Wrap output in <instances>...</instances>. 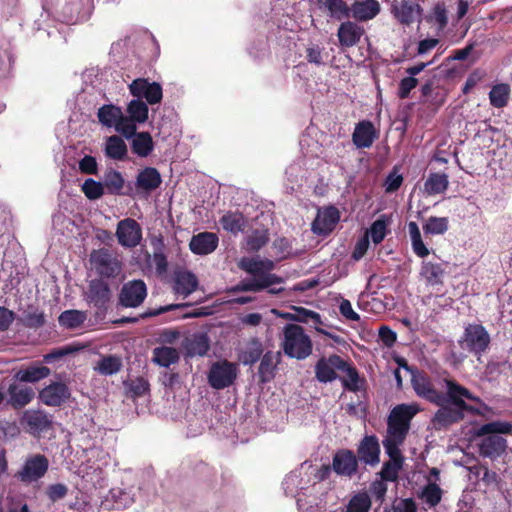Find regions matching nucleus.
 I'll use <instances>...</instances> for the list:
<instances>
[{
    "instance_id": "nucleus-1",
    "label": "nucleus",
    "mask_w": 512,
    "mask_h": 512,
    "mask_svg": "<svg viewBox=\"0 0 512 512\" xmlns=\"http://www.w3.org/2000/svg\"><path fill=\"white\" fill-rule=\"evenodd\" d=\"M283 335L282 348L286 356L304 360L311 355L313 349L312 340L305 333L302 326L287 324L284 327Z\"/></svg>"
},
{
    "instance_id": "nucleus-2",
    "label": "nucleus",
    "mask_w": 512,
    "mask_h": 512,
    "mask_svg": "<svg viewBox=\"0 0 512 512\" xmlns=\"http://www.w3.org/2000/svg\"><path fill=\"white\" fill-rule=\"evenodd\" d=\"M90 263L100 279L116 278L122 271L121 261L106 248L93 250L90 254Z\"/></svg>"
},
{
    "instance_id": "nucleus-3",
    "label": "nucleus",
    "mask_w": 512,
    "mask_h": 512,
    "mask_svg": "<svg viewBox=\"0 0 512 512\" xmlns=\"http://www.w3.org/2000/svg\"><path fill=\"white\" fill-rule=\"evenodd\" d=\"M417 408L412 405L399 404L395 406L387 420V434L406 438L412 418L416 415Z\"/></svg>"
},
{
    "instance_id": "nucleus-4",
    "label": "nucleus",
    "mask_w": 512,
    "mask_h": 512,
    "mask_svg": "<svg viewBox=\"0 0 512 512\" xmlns=\"http://www.w3.org/2000/svg\"><path fill=\"white\" fill-rule=\"evenodd\" d=\"M490 342V335L483 325L469 324L465 327L460 344L463 349L480 356L489 348Z\"/></svg>"
},
{
    "instance_id": "nucleus-5",
    "label": "nucleus",
    "mask_w": 512,
    "mask_h": 512,
    "mask_svg": "<svg viewBox=\"0 0 512 512\" xmlns=\"http://www.w3.org/2000/svg\"><path fill=\"white\" fill-rule=\"evenodd\" d=\"M447 391L445 394L447 398V403L449 402L452 406H455L465 412H469L472 414H478L479 410L465 402L464 399H468L470 401L480 403V397L474 395L470 392L469 389L460 385L453 379L445 378L444 379Z\"/></svg>"
},
{
    "instance_id": "nucleus-6",
    "label": "nucleus",
    "mask_w": 512,
    "mask_h": 512,
    "mask_svg": "<svg viewBox=\"0 0 512 512\" xmlns=\"http://www.w3.org/2000/svg\"><path fill=\"white\" fill-rule=\"evenodd\" d=\"M238 369L235 363L228 360L217 361L212 364L208 373V383L216 390L230 387L237 378Z\"/></svg>"
},
{
    "instance_id": "nucleus-7",
    "label": "nucleus",
    "mask_w": 512,
    "mask_h": 512,
    "mask_svg": "<svg viewBox=\"0 0 512 512\" xmlns=\"http://www.w3.org/2000/svg\"><path fill=\"white\" fill-rule=\"evenodd\" d=\"M411 384L415 393L420 398L435 405L447 403L445 394L435 388L433 381L427 374L416 371L412 374Z\"/></svg>"
},
{
    "instance_id": "nucleus-8",
    "label": "nucleus",
    "mask_w": 512,
    "mask_h": 512,
    "mask_svg": "<svg viewBox=\"0 0 512 512\" xmlns=\"http://www.w3.org/2000/svg\"><path fill=\"white\" fill-rule=\"evenodd\" d=\"M49 460L43 454L28 457L16 477L23 483H32L41 479L48 471Z\"/></svg>"
},
{
    "instance_id": "nucleus-9",
    "label": "nucleus",
    "mask_w": 512,
    "mask_h": 512,
    "mask_svg": "<svg viewBox=\"0 0 512 512\" xmlns=\"http://www.w3.org/2000/svg\"><path fill=\"white\" fill-rule=\"evenodd\" d=\"M111 296L110 286L103 279L90 281L86 292V300L97 309V315H104L107 312Z\"/></svg>"
},
{
    "instance_id": "nucleus-10",
    "label": "nucleus",
    "mask_w": 512,
    "mask_h": 512,
    "mask_svg": "<svg viewBox=\"0 0 512 512\" xmlns=\"http://www.w3.org/2000/svg\"><path fill=\"white\" fill-rule=\"evenodd\" d=\"M147 297V286L141 279L124 283L118 295L119 305L126 308L139 307Z\"/></svg>"
},
{
    "instance_id": "nucleus-11",
    "label": "nucleus",
    "mask_w": 512,
    "mask_h": 512,
    "mask_svg": "<svg viewBox=\"0 0 512 512\" xmlns=\"http://www.w3.org/2000/svg\"><path fill=\"white\" fill-rule=\"evenodd\" d=\"M71 398V390L62 381H52L38 393L41 403L49 407H61Z\"/></svg>"
},
{
    "instance_id": "nucleus-12",
    "label": "nucleus",
    "mask_w": 512,
    "mask_h": 512,
    "mask_svg": "<svg viewBox=\"0 0 512 512\" xmlns=\"http://www.w3.org/2000/svg\"><path fill=\"white\" fill-rule=\"evenodd\" d=\"M423 9L411 0H393L391 14L403 26H410L421 20Z\"/></svg>"
},
{
    "instance_id": "nucleus-13",
    "label": "nucleus",
    "mask_w": 512,
    "mask_h": 512,
    "mask_svg": "<svg viewBox=\"0 0 512 512\" xmlns=\"http://www.w3.org/2000/svg\"><path fill=\"white\" fill-rule=\"evenodd\" d=\"M131 95L145 98L150 105L159 104L163 98L162 87L158 82H149L146 78H137L129 85Z\"/></svg>"
},
{
    "instance_id": "nucleus-14",
    "label": "nucleus",
    "mask_w": 512,
    "mask_h": 512,
    "mask_svg": "<svg viewBox=\"0 0 512 512\" xmlns=\"http://www.w3.org/2000/svg\"><path fill=\"white\" fill-rule=\"evenodd\" d=\"M381 448L376 435H365L356 450L358 463L375 467L380 463Z\"/></svg>"
},
{
    "instance_id": "nucleus-15",
    "label": "nucleus",
    "mask_w": 512,
    "mask_h": 512,
    "mask_svg": "<svg viewBox=\"0 0 512 512\" xmlns=\"http://www.w3.org/2000/svg\"><path fill=\"white\" fill-rule=\"evenodd\" d=\"M116 237L121 246L134 248L142 239V230L135 219L125 218L117 224Z\"/></svg>"
},
{
    "instance_id": "nucleus-16",
    "label": "nucleus",
    "mask_w": 512,
    "mask_h": 512,
    "mask_svg": "<svg viewBox=\"0 0 512 512\" xmlns=\"http://www.w3.org/2000/svg\"><path fill=\"white\" fill-rule=\"evenodd\" d=\"M359 468L356 454L350 449H339L332 458L333 471L342 477L352 478Z\"/></svg>"
},
{
    "instance_id": "nucleus-17",
    "label": "nucleus",
    "mask_w": 512,
    "mask_h": 512,
    "mask_svg": "<svg viewBox=\"0 0 512 512\" xmlns=\"http://www.w3.org/2000/svg\"><path fill=\"white\" fill-rule=\"evenodd\" d=\"M22 424L27 431L33 436H40L52 428V416L43 410H27L25 411Z\"/></svg>"
},
{
    "instance_id": "nucleus-18",
    "label": "nucleus",
    "mask_w": 512,
    "mask_h": 512,
    "mask_svg": "<svg viewBox=\"0 0 512 512\" xmlns=\"http://www.w3.org/2000/svg\"><path fill=\"white\" fill-rule=\"evenodd\" d=\"M345 366V360L339 355L333 354L329 357L320 358L315 365V375L319 382L327 383L336 380V370Z\"/></svg>"
},
{
    "instance_id": "nucleus-19",
    "label": "nucleus",
    "mask_w": 512,
    "mask_h": 512,
    "mask_svg": "<svg viewBox=\"0 0 512 512\" xmlns=\"http://www.w3.org/2000/svg\"><path fill=\"white\" fill-rule=\"evenodd\" d=\"M339 220V210L334 206H328L318 212L312 222V231L317 235L326 236L335 229Z\"/></svg>"
},
{
    "instance_id": "nucleus-20",
    "label": "nucleus",
    "mask_w": 512,
    "mask_h": 512,
    "mask_svg": "<svg viewBox=\"0 0 512 512\" xmlns=\"http://www.w3.org/2000/svg\"><path fill=\"white\" fill-rule=\"evenodd\" d=\"M439 406L440 408L432 418V424L436 430L446 429L451 425L462 421L465 417V411L455 406H446L445 404Z\"/></svg>"
},
{
    "instance_id": "nucleus-21",
    "label": "nucleus",
    "mask_w": 512,
    "mask_h": 512,
    "mask_svg": "<svg viewBox=\"0 0 512 512\" xmlns=\"http://www.w3.org/2000/svg\"><path fill=\"white\" fill-rule=\"evenodd\" d=\"M199 282L196 275L186 269H177L173 275V290L176 294L186 298L198 287Z\"/></svg>"
},
{
    "instance_id": "nucleus-22",
    "label": "nucleus",
    "mask_w": 512,
    "mask_h": 512,
    "mask_svg": "<svg viewBox=\"0 0 512 512\" xmlns=\"http://www.w3.org/2000/svg\"><path fill=\"white\" fill-rule=\"evenodd\" d=\"M377 137L374 124L369 120H362L355 125L352 142L358 149L370 148Z\"/></svg>"
},
{
    "instance_id": "nucleus-23",
    "label": "nucleus",
    "mask_w": 512,
    "mask_h": 512,
    "mask_svg": "<svg viewBox=\"0 0 512 512\" xmlns=\"http://www.w3.org/2000/svg\"><path fill=\"white\" fill-rule=\"evenodd\" d=\"M381 11L377 0H355L351 5L350 17L365 22L374 19Z\"/></svg>"
},
{
    "instance_id": "nucleus-24",
    "label": "nucleus",
    "mask_w": 512,
    "mask_h": 512,
    "mask_svg": "<svg viewBox=\"0 0 512 512\" xmlns=\"http://www.w3.org/2000/svg\"><path fill=\"white\" fill-rule=\"evenodd\" d=\"M219 238L213 232H201L192 236L189 248L196 255H208L218 247Z\"/></svg>"
},
{
    "instance_id": "nucleus-25",
    "label": "nucleus",
    "mask_w": 512,
    "mask_h": 512,
    "mask_svg": "<svg viewBox=\"0 0 512 512\" xmlns=\"http://www.w3.org/2000/svg\"><path fill=\"white\" fill-rule=\"evenodd\" d=\"M281 362V353L274 351H267L260 359L258 367L259 382L262 384L268 383L275 378L277 367Z\"/></svg>"
},
{
    "instance_id": "nucleus-26",
    "label": "nucleus",
    "mask_w": 512,
    "mask_h": 512,
    "mask_svg": "<svg viewBox=\"0 0 512 512\" xmlns=\"http://www.w3.org/2000/svg\"><path fill=\"white\" fill-rule=\"evenodd\" d=\"M498 433L486 434L480 444V455L488 458H497L503 454L507 447V441L503 437L497 435Z\"/></svg>"
},
{
    "instance_id": "nucleus-27",
    "label": "nucleus",
    "mask_w": 512,
    "mask_h": 512,
    "mask_svg": "<svg viewBox=\"0 0 512 512\" xmlns=\"http://www.w3.org/2000/svg\"><path fill=\"white\" fill-rule=\"evenodd\" d=\"M7 393L9 396L8 404L16 410L27 406L35 397V391L32 387L21 386L16 383L8 386Z\"/></svg>"
},
{
    "instance_id": "nucleus-28",
    "label": "nucleus",
    "mask_w": 512,
    "mask_h": 512,
    "mask_svg": "<svg viewBox=\"0 0 512 512\" xmlns=\"http://www.w3.org/2000/svg\"><path fill=\"white\" fill-rule=\"evenodd\" d=\"M363 34L364 29L349 20L342 22L337 31L339 44L346 48L355 46L360 41Z\"/></svg>"
},
{
    "instance_id": "nucleus-29",
    "label": "nucleus",
    "mask_w": 512,
    "mask_h": 512,
    "mask_svg": "<svg viewBox=\"0 0 512 512\" xmlns=\"http://www.w3.org/2000/svg\"><path fill=\"white\" fill-rule=\"evenodd\" d=\"M447 265V263L424 261L421 266L420 275L428 286L443 285Z\"/></svg>"
},
{
    "instance_id": "nucleus-30",
    "label": "nucleus",
    "mask_w": 512,
    "mask_h": 512,
    "mask_svg": "<svg viewBox=\"0 0 512 512\" xmlns=\"http://www.w3.org/2000/svg\"><path fill=\"white\" fill-rule=\"evenodd\" d=\"M276 280L277 278L273 276H265L263 279L253 278L248 281H241L234 287L233 290L236 292H259L269 288L268 292L270 294H279L284 291V288H270L273 286V281Z\"/></svg>"
},
{
    "instance_id": "nucleus-31",
    "label": "nucleus",
    "mask_w": 512,
    "mask_h": 512,
    "mask_svg": "<svg viewBox=\"0 0 512 512\" xmlns=\"http://www.w3.org/2000/svg\"><path fill=\"white\" fill-rule=\"evenodd\" d=\"M162 183L159 171L154 167H145L136 177V187L144 192L156 190Z\"/></svg>"
},
{
    "instance_id": "nucleus-32",
    "label": "nucleus",
    "mask_w": 512,
    "mask_h": 512,
    "mask_svg": "<svg viewBox=\"0 0 512 512\" xmlns=\"http://www.w3.org/2000/svg\"><path fill=\"white\" fill-rule=\"evenodd\" d=\"M183 346L189 357L205 356L210 349L209 337L206 333L193 334L186 338Z\"/></svg>"
},
{
    "instance_id": "nucleus-33",
    "label": "nucleus",
    "mask_w": 512,
    "mask_h": 512,
    "mask_svg": "<svg viewBox=\"0 0 512 512\" xmlns=\"http://www.w3.org/2000/svg\"><path fill=\"white\" fill-rule=\"evenodd\" d=\"M51 374V369L44 365L31 364L26 368L18 370L15 374V379L24 383L39 382Z\"/></svg>"
},
{
    "instance_id": "nucleus-34",
    "label": "nucleus",
    "mask_w": 512,
    "mask_h": 512,
    "mask_svg": "<svg viewBox=\"0 0 512 512\" xmlns=\"http://www.w3.org/2000/svg\"><path fill=\"white\" fill-rule=\"evenodd\" d=\"M103 185L106 192L110 195H126L122 190L125 185V179L122 174L113 169L109 168L105 171L103 176Z\"/></svg>"
},
{
    "instance_id": "nucleus-35",
    "label": "nucleus",
    "mask_w": 512,
    "mask_h": 512,
    "mask_svg": "<svg viewBox=\"0 0 512 512\" xmlns=\"http://www.w3.org/2000/svg\"><path fill=\"white\" fill-rule=\"evenodd\" d=\"M131 150L139 157H147L154 149V142L149 132H138L132 137Z\"/></svg>"
},
{
    "instance_id": "nucleus-36",
    "label": "nucleus",
    "mask_w": 512,
    "mask_h": 512,
    "mask_svg": "<svg viewBox=\"0 0 512 512\" xmlns=\"http://www.w3.org/2000/svg\"><path fill=\"white\" fill-rule=\"evenodd\" d=\"M123 361L117 355H104L98 360L94 370L103 376H111L121 371Z\"/></svg>"
},
{
    "instance_id": "nucleus-37",
    "label": "nucleus",
    "mask_w": 512,
    "mask_h": 512,
    "mask_svg": "<svg viewBox=\"0 0 512 512\" xmlns=\"http://www.w3.org/2000/svg\"><path fill=\"white\" fill-rule=\"evenodd\" d=\"M320 8L327 9L329 16L336 20L350 18L351 6L343 0H318Z\"/></svg>"
},
{
    "instance_id": "nucleus-38",
    "label": "nucleus",
    "mask_w": 512,
    "mask_h": 512,
    "mask_svg": "<svg viewBox=\"0 0 512 512\" xmlns=\"http://www.w3.org/2000/svg\"><path fill=\"white\" fill-rule=\"evenodd\" d=\"M219 223L225 231L237 234L244 230L246 220L242 213L228 211L219 219Z\"/></svg>"
},
{
    "instance_id": "nucleus-39",
    "label": "nucleus",
    "mask_w": 512,
    "mask_h": 512,
    "mask_svg": "<svg viewBox=\"0 0 512 512\" xmlns=\"http://www.w3.org/2000/svg\"><path fill=\"white\" fill-rule=\"evenodd\" d=\"M449 186L446 173H430L424 183V190L428 195L444 193Z\"/></svg>"
},
{
    "instance_id": "nucleus-40",
    "label": "nucleus",
    "mask_w": 512,
    "mask_h": 512,
    "mask_svg": "<svg viewBox=\"0 0 512 512\" xmlns=\"http://www.w3.org/2000/svg\"><path fill=\"white\" fill-rule=\"evenodd\" d=\"M179 352L170 346L156 347L153 350V361L162 367H169L179 361Z\"/></svg>"
},
{
    "instance_id": "nucleus-41",
    "label": "nucleus",
    "mask_w": 512,
    "mask_h": 512,
    "mask_svg": "<svg viewBox=\"0 0 512 512\" xmlns=\"http://www.w3.org/2000/svg\"><path fill=\"white\" fill-rule=\"evenodd\" d=\"M127 151V145L121 137L113 135L107 138L105 146L107 157L114 160H124L127 156Z\"/></svg>"
},
{
    "instance_id": "nucleus-42",
    "label": "nucleus",
    "mask_w": 512,
    "mask_h": 512,
    "mask_svg": "<svg viewBox=\"0 0 512 512\" xmlns=\"http://www.w3.org/2000/svg\"><path fill=\"white\" fill-rule=\"evenodd\" d=\"M122 113L120 107L113 104H105L98 109L97 117L103 126L111 128L115 126Z\"/></svg>"
},
{
    "instance_id": "nucleus-43",
    "label": "nucleus",
    "mask_w": 512,
    "mask_h": 512,
    "mask_svg": "<svg viewBox=\"0 0 512 512\" xmlns=\"http://www.w3.org/2000/svg\"><path fill=\"white\" fill-rule=\"evenodd\" d=\"M340 371L346 373V377L342 378L343 387L352 392L359 391L365 380L359 376L356 367L345 361V366Z\"/></svg>"
},
{
    "instance_id": "nucleus-44",
    "label": "nucleus",
    "mask_w": 512,
    "mask_h": 512,
    "mask_svg": "<svg viewBox=\"0 0 512 512\" xmlns=\"http://www.w3.org/2000/svg\"><path fill=\"white\" fill-rule=\"evenodd\" d=\"M126 389V394L133 399L140 398L150 391V384L148 380L143 377H136L135 379L123 382Z\"/></svg>"
},
{
    "instance_id": "nucleus-45",
    "label": "nucleus",
    "mask_w": 512,
    "mask_h": 512,
    "mask_svg": "<svg viewBox=\"0 0 512 512\" xmlns=\"http://www.w3.org/2000/svg\"><path fill=\"white\" fill-rule=\"evenodd\" d=\"M269 239V232L267 229L253 230L245 240V248L249 252H258L268 244Z\"/></svg>"
},
{
    "instance_id": "nucleus-46",
    "label": "nucleus",
    "mask_w": 512,
    "mask_h": 512,
    "mask_svg": "<svg viewBox=\"0 0 512 512\" xmlns=\"http://www.w3.org/2000/svg\"><path fill=\"white\" fill-rule=\"evenodd\" d=\"M406 438L388 435L383 440V446L389 460L404 462V456L400 450V445L404 443Z\"/></svg>"
},
{
    "instance_id": "nucleus-47",
    "label": "nucleus",
    "mask_w": 512,
    "mask_h": 512,
    "mask_svg": "<svg viewBox=\"0 0 512 512\" xmlns=\"http://www.w3.org/2000/svg\"><path fill=\"white\" fill-rule=\"evenodd\" d=\"M186 304H170L166 306H160L157 309H148L142 314L139 315V317H123L119 320H116V324H127V323H136L139 319H146L154 316H158L160 314L166 313L171 310L179 309L182 307H185Z\"/></svg>"
},
{
    "instance_id": "nucleus-48",
    "label": "nucleus",
    "mask_w": 512,
    "mask_h": 512,
    "mask_svg": "<svg viewBox=\"0 0 512 512\" xmlns=\"http://www.w3.org/2000/svg\"><path fill=\"white\" fill-rule=\"evenodd\" d=\"M87 315L83 311L79 310H66L63 311L59 318V324L68 329H75L81 326L86 320Z\"/></svg>"
},
{
    "instance_id": "nucleus-49",
    "label": "nucleus",
    "mask_w": 512,
    "mask_h": 512,
    "mask_svg": "<svg viewBox=\"0 0 512 512\" xmlns=\"http://www.w3.org/2000/svg\"><path fill=\"white\" fill-rule=\"evenodd\" d=\"M127 113L137 123H145L148 119V105L142 99H133L127 105Z\"/></svg>"
},
{
    "instance_id": "nucleus-50",
    "label": "nucleus",
    "mask_w": 512,
    "mask_h": 512,
    "mask_svg": "<svg viewBox=\"0 0 512 512\" xmlns=\"http://www.w3.org/2000/svg\"><path fill=\"white\" fill-rule=\"evenodd\" d=\"M510 88L507 84H497L489 93L490 103L495 108H503L508 104Z\"/></svg>"
},
{
    "instance_id": "nucleus-51",
    "label": "nucleus",
    "mask_w": 512,
    "mask_h": 512,
    "mask_svg": "<svg viewBox=\"0 0 512 512\" xmlns=\"http://www.w3.org/2000/svg\"><path fill=\"white\" fill-rule=\"evenodd\" d=\"M263 355L264 353L261 342L257 339H253L249 343L248 347L243 351L241 361L244 365L252 366L259 361Z\"/></svg>"
},
{
    "instance_id": "nucleus-52",
    "label": "nucleus",
    "mask_w": 512,
    "mask_h": 512,
    "mask_svg": "<svg viewBox=\"0 0 512 512\" xmlns=\"http://www.w3.org/2000/svg\"><path fill=\"white\" fill-rule=\"evenodd\" d=\"M491 433L512 435V423L506 421H493L483 424L477 429L476 436L483 437V435Z\"/></svg>"
},
{
    "instance_id": "nucleus-53",
    "label": "nucleus",
    "mask_w": 512,
    "mask_h": 512,
    "mask_svg": "<svg viewBox=\"0 0 512 512\" xmlns=\"http://www.w3.org/2000/svg\"><path fill=\"white\" fill-rule=\"evenodd\" d=\"M448 227L449 220L447 217L431 216L424 224L423 230L426 235H442L448 230Z\"/></svg>"
},
{
    "instance_id": "nucleus-54",
    "label": "nucleus",
    "mask_w": 512,
    "mask_h": 512,
    "mask_svg": "<svg viewBox=\"0 0 512 512\" xmlns=\"http://www.w3.org/2000/svg\"><path fill=\"white\" fill-rule=\"evenodd\" d=\"M371 508V499L366 492L355 494L347 505L346 512H369Z\"/></svg>"
},
{
    "instance_id": "nucleus-55",
    "label": "nucleus",
    "mask_w": 512,
    "mask_h": 512,
    "mask_svg": "<svg viewBox=\"0 0 512 512\" xmlns=\"http://www.w3.org/2000/svg\"><path fill=\"white\" fill-rule=\"evenodd\" d=\"M388 222L387 216L381 215L372 223L369 232L374 244H380L384 240L387 234Z\"/></svg>"
},
{
    "instance_id": "nucleus-56",
    "label": "nucleus",
    "mask_w": 512,
    "mask_h": 512,
    "mask_svg": "<svg viewBox=\"0 0 512 512\" xmlns=\"http://www.w3.org/2000/svg\"><path fill=\"white\" fill-rule=\"evenodd\" d=\"M324 56V47L318 43L310 42L305 48V58L310 64H314L316 66H322L325 64Z\"/></svg>"
},
{
    "instance_id": "nucleus-57",
    "label": "nucleus",
    "mask_w": 512,
    "mask_h": 512,
    "mask_svg": "<svg viewBox=\"0 0 512 512\" xmlns=\"http://www.w3.org/2000/svg\"><path fill=\"white\" fill-rule=\"evenodd\" d=\"M404 462L388 460L383 463L379 475L383 481L395 482L398 479L399 472L403 468Z\"/></svg>"
},
{
    "instance_id": "nucleus-58",
    "label": "nucleus",
    "mask_w": 512,
    "mask_h": 512,
    "mask_svg": "<svg viewBox=\"0 0 512 512\" xmlns=\"http://www.w3.org/2000/svg\"><path fill=\"white\" fill-rule=\"evenodd\" d=\"M136 121L130 116H125L123 113L119 120L116 122L114 128L117 132L121 133L126 139L132 138L137 132Z\"/></svg>"
},
{
    "instance_id": "nucleus-59",
    "label": "nucleus",
    "mask_w": 512,
    "mask_h": 512,
    "mask_svg": "<svg viewBox=\"0 0 512 512\" xmlns=\"http://www.w3.org/2000/svg\"><path fill=\"white\" fill-rule=\"evenodd\" d=\"M82 191L89 200H97L105 194L103 182L88 178L82 185Z\"/></svg>"
},
{
    "instance_id": "nucleus-60",
    "label": "nucleus",
    "mask_w": 512,
    "mask_h": 512,
    "mask_svg": "<svg viewBox=\"0 0 512 512\" xmlns=\"http://www.w3.org/2000/svg\"><path fill=\"white\" fill-rule=\"evenodd\" d=\"M421 498L430 506L438 505L442 498V489L436 483H428L422 490Z\"/></svg>"
},
{
    "instance_id": "nucleus-61",
    "label": "nucleus",
    "mask_w": 512,
    "mask_h": 512,
    "mask_svg": "<svg viewBox=\"0 0 512 512\" xmlns=\"http://www.w3.org/2000/svg\"><path fill=\"white\" fill-rule=\"evenodd\" d=\"M261 266V259L250 257H243L238 263V267L241 270L252 275L256 279H260L262 277Z\"/></svg>"
},
{
    "instance_id": "nucleus-62",
    "label": "nucleus",
    "mask_w": 512,
    "mask_h": 512,
    "mask_svg": "<svg viewBox=\"0 0 512 512\" xmlns=\"http://www.w3.org/2000/svg\"><path fill=\"white\" fill-rule=\"evenodd\" d=\"M430 21H435L440 29H443L447 26L448 23V16H447V10L445 8V5L443 3H437L430 16Z\"/></svg>"
},
{
    "instance_id": "nucleus-63",
    "label": "nucleus",
    "mask_w": 512,
    "mask_h": 512,
    "mask_svg": "<svg viewBox=\"0 0 512 512\" xmlns=\"http://www.w3.org/2000/svg\"><path fill=\"white\" fill-rule=\"evenodd\" d=\"M272 248L276 251L279 259H285L291 252V242L286 237L276 238L272 243Z\"/></svg>"
},
{
    "instance_id": "nucleus-64",
    "label": "nucleus",
    "mask_w": 512,
    "mask_h": 512,
    "mask_svg": "<svg viewBox=\"0 0 512 512\" xmlns=\"http://www.w3.org/2000/svg\"><path fill=\"white\" fill-rule=\"evenodd\" d=\"M79 170L83 174L97 175L98 174V163L95 157L91 155H85L79 161Z\"/></svg>"
}]
</instances>
